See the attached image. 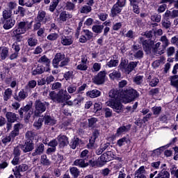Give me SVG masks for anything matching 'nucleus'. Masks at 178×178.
I'll use <instances>...</instances> for the list:
<instances>
[{
	"label": "nucleus",
	"mask_w": 178,
	"mask_h": 178,
	"mask_svg": "<svg viewBox=\"0 0 178 178\" xmlns=\"http://www.w3.org/2000/svg\"><path fill=\"white\" fill-rule=\"evenodd\" d=\"M74 166H79V168H87L88 163L86 162L84 159H76L74 161Z\"/></svg>",
	"instance_id": "2f4dec72"
},
{
	"label": "nucleus",
	"mask_w": 178,
	"mask_h": 178,
	"mask_svg": "<svg viewBox=\"0 0 178 178\" xmlns=\"http://www.w3.org/2000/svg\"><path fill=\"white\" fill-rule=\"evenodd\" d=\"M92 10V8L90 6H83L81 9V13H90Z\"/></svg>",
	"instance_id": "338daca9"
},
{
	"label": "nucleus",
	"mask_w": 178,
	"mask_h": 178,
	"mask_svg": "<svg viewBox=\"0 0 178 178\" xmlns=\"http://www.w3.org/2000/svg\"><path fill=\"white\" fill-rule=\"evenodd\" d=\"M15 136H14L10 133L9 135L3 136L1 139V143L4 145H9V144H12V143L15 141Z\"/></svg>",
	"instance_id": "4be33fe9"
},
{
	"label": "nucleus",
	"mask_w": 178,
	"mask_h": 178,
	"mask_svg": "<svg viewBox=\"0 0 178 178\" xmlns=\"http://www.w3.org/2000/svg\"><path fill=\"white\" fill-rule=\"evenodd\" d=\"M29 170V165L27 164H20L19 165H17L15 169H13V172L14 173V176L16 178H22V172H27Z\"/></svg>",
	"instance_id": "0eeeda50"
},
{
	"label": "nucleus",
	"mask_w": 178,
	"mask_h": 178,
	"mask_svg": "<svg viewBox=\"0 0 178 178\" xmlns=\"http://www.w3.org/2000/svg\"><path fill=\"white\" fill-rule=\"evenodd\" d=\"M83 34L85 37L88 39V41L92 39V37H94V33H92L90 30L88 29H84L83 30Z\"/></svg>",
	"instance_id": "6e6d98bb"
},
{
	"label": "nucleus",
	"mask_w": 178,
	"mask_h": 178,
	"mask_svg": "<svg viewBox=\"0 0 178 178\" xmlns=\"http://www.w3.org/2000/svg\"><path fill=\"white\" fill-rule=\"evenodd\" d=\"M31 28V24L29 22H21L18 24L17 28L13 29V35H20V34H24L26 30Z\"/></svg>",
	"instance_id": "39448f33"
},
{
	"label": "nucleus",
	"mask_w": 178,
	"mask_h": 178,
	"mask_svg": "<svg viewBox=\"0 0 178 178\" xmlns=\"http://www.w3.org/2000/svg\"><path fill=\"white\" fill-rule=\"evenodd\" d=\"M106 72L105 71H100L93 79L95 84H104L105 82V77Z\"/></svg>",
	"instance_id": "f8f14e48"
},
{
	"label": "nucleus",
	"mask_w": 178,
	"mask_h": 178,
	"mask_svg": "<svg viewBox=\"0 0 178 178\" xmlns=\"http://www.w3.org/2000/svg\"><path fill=\"white\" fill-rule=\"evenodd\" d=\"M152 22H155L156 23H159L162 19V16L161 15H158L156 13L153 14L150 17Z\"/></svg>",
	"instance_id": "864d4df0"
},
{
	"label": "nucleus",
	"mask_w": 178,
	"mask_h": 178,
	"mask_svg": "<svg viewBox=\"0 0 178 178\" xmlns=\"http://www.w3.org/2000/svg\"><path fill=\"white\" fill-rule=\"evenodd\" d=\"M99 159L100 161L103 163L109 162L110 161H112V159H113V153L111 151L105 152L101 155Z\"/></svg>",
	"instance_id": "a211bd4d"
},
{
	"label": "nucleus",
	"mask_w": 178,
	"mask_h": 178,
	"mask_svg": "<svg viewBox=\"0 0 178 178\" xmlns=\"http://www.w3.org/2000/svg\"><path fill=\"white\" fill-rule=\"evenodd\" d=\"M22 150L24 154L31 152L34 149V143L31 140H26L24 145H21Z\"/></svg>",
	"instance_id": "9b49d317"
},
{
	"label": "nucleus",
	"mask_w": 178,
	"mask_h": 178,
	"mask_svg": "<svg viewBox=\"0 0 178 178\" xmlns=\"http://www.w3.org/2000/svg\"><path fill=\"white\" fill-rule=\"evenodd\" d=\"M108 95L111 98H113L115 101H122L124 99V92L120 90L112 89L110 90Z\"/></svg>",
	"instance_id": "6e6552de"
},
{
	"label": "nucleus",
	"mask_w": 178,
	"mask_h": 178,
	"mask_svg": "<svg viewBox=\"0 0 178 178\" xmlns=\"http://www.w3.org/2000/svg\"><path fill=\"white\" fill-rule=\"evenodd\" d=\"M161 42H162V47L163 49H166L168 47H169L170 42L169 41V39H168V37L166 35H163L161 37L160 40Z\"/></svg>",
	"instance_id": "72a5a7b5"
},
{
	"label": "nucleus",
	"mask_w": 178,
	"mask_h": 178,
	"mask_svg": "<svg viewBox=\"0 0 178 178\" xmlns=\"http://www.w3.org/2000/svg\"><path fill=\"white\" fill-rule=\"evenodd\" d=\"M151 168L155 170L161 169V161H154L150 164Z\"/></svg>",
	"instance_id": "69168bd1"
},
{
	"label": "nucleus",
	"mask_w": 178,
	"mask_h": 178,
	"mask_svg": "<svg viewBox=\"0 0 178 178\" xmlns=\"http://www.w3.org/2000/svg\"><path fill=\"white\" fill-rule=\"evenodd\" d=\"M20 40H17L15 42H14L12 45V48L15 51V52L19 53L20 51Z\"/></svg>",
	"instance_id": "bf43d9fd"
},
{
	"label": "nucleus",
	"mask_w": 178,
	"mask_h": 178,
	"mask_svg": "<svg viewBox=\"0 0 178 178\" xmlns=\"http://www.w3.org/2000/svg\"><path fill=\"white\" fill-rule=\"evenodd\" d=\"M76 69L77 70H81V72H86V70L88 69V65H87V64L79 63V64L76 66Z\"/></svg>",
	"instance_id": "052dcab7"
},
{
	"label": "nucleus",
	"mask_w": 178,
	"mask_h": 178,
	"mask_svg": "<svg viewBox=\"0 0 178 178\" xmlns=\"http://www.w3.org/2000/svg\"><path fill=\"white\" fill-rule=\"evenodd\" d=\"M0 55L2 60H5V58H8V55H9V49L8 47H1Z\"/></svg>",
	"instance_id": "79ce46f5"
},
{
	"label": "nucleus",
	"mask_w": 178,
	"mask_h": 178,
	"mask_svg": "<svg viewBox=\"0 0 178 178\" xmlns=\"http://www.w3.org/2000/svg\"><path fill=\"white\" fill-rule=\"evenodd\" d=\"M43 122V118H39L37 121H35V122L33 123L34 127H35L37 130H40V129H41V127H42Z\"/></svg>",
	"instance_id": "3c124183"
},
{
	"label": "nucleus",
	"mask_w": 178,
	"mask_h": 178,
	"mask_svg": "<svg viewBox=\"0 0 178 178\" xmlns=\"http://www.w3.org/2000/svg\"><path fill=\"white\" fill-rule=\"evenodd\" d=\"M109 78L111 80H119L122 78V73L119 70H113L109 74Z\"/></svg>",
	"instance_id": "c85d7f7f"
},
{
	"label": "nucleus",
	"mask_w": 178,
	"mask_h": 178,
	"mask_svg": "<svg viewBox=\"0 0 178 178\" xmlns=\"http://www.w3.org/2000/svg\"><path fill=\"white\" fill-rule=\"evenodd\" d=\"M49 67H45L44 65H38L37 67L32 71L33 76L37 74H42L44 72H49Z\"/></svg>",
	"instance_id": "412c9836"
},
{
	"label": "nucleus",
	"mask_w": 178,
	"mask_h": 178,
	"mask_svg": "<svg viewBox=\"0 0 178 178\" xmlns=\"http://www.w3.org/2000/svg\"><path fill=\"white\" fill-rule=\"evenodd\" d=\"M134 56L136 59H142L144 57V51L143 50H138L134 52Z\"/></svg>",
	"instance_id": "680f3d73"
},
{
	"label": "nucleus",
	"mask_w": 178,
	"mask_h": 178,
	"mask_svg": "<svg viewBox=\"0 0 178 178\" xmlns=\"http://www.w3.org/2000/svg\"><path fill=\"white\" fill-rule=\"evenodd\" d=\"M29 47H35L38 44V40L35 38H29L27 40Z\"/></svg>",
	"instance_id": "de8ad7c7"
},
{
	"label": "nucleus",
	"mask_w": 178,
	"mask_h": 178,
	"mask_svg": "<svg viewBox=\"0 0 178 178\" xmlns=\"http://www.w3.org/2000/svg\"><path fill=\"white\" fill-rule=\"evenodd\" d=\"M29 97V90L27 89H22L21 90L19 93L18 96L15 97V99L20 102V101H24Z\"/></svg>",
	"instance_id": "aec40b11"
},
{
	"label": "nucleus",
	"mask_w": 178,
	"mask_h": 178,
	"mask_svg": "<svg viewBox=\"0 0 178 178\" xmlns=\"http://www.w3.org/2000/svg\"><path fill=\"white\" fill-rule=\"evenodd\" d=\"M107 106H110L117 113H120L123 111V105L119 100H108L106 102Z\"/></svg>",
	"instance_id": "423d86ee"
},
{
	"label": "nucleus",
	"mask_w": 178,
	"mask_h": 178,
	"mask_svg": "<svg viewBox=\"0 0 178 178\" xmlns=\"http://www.w3.org/2000/svg\"><path fill=\"white\" fill-rule=\"evenodd\" d=\"M35 106V111L34 115L35 116H41L45 111H47V108L49 106V104L47 102H42L40 99H38L34 103Z\"/></svg>",
	"instance_id": "7ed1b4c3"
},
{
	"label": "nucleus",
	"mask_w": 178,
	"mask_h": 178,
	"mask_svg": "<svg viewBox=\"0 0 178 178\" xmlns=\"http://www.w3.org/2000/svg\"><path fill=\"white\" fill-rule=\"evenodd\" d=\"M125 37H127V38H129V40H134V38H136V33L132 30H129L125 34Z\"/></svg>",
	"instance_id": "0e129e2a"
},
{
	"label": "nucleus",
	"mask_w": 178,
	"mask_h": 178,
	"mask_svg": "<svg viewBox=\"0 0 178 178\" xmlns=\"http://www.w3.org/2000/svg\"><path fill=\"white\" fill-rule=\"evenodd\" d=\"M79 144H80V139L79 138H74L72 139L70 143V147H71L72 149H76V148L79 147Z\"/></svg>",
	"instance_id": "c9c22d12"
},
{
	"label": "nucleus",
	"mask_w": 178,
	"mask_h": 178,
	"mask_svg": "<svg viewBox=\"0 0 178 178\" xmlns=\"http://www.w3.org/2000/svg\"><path fill=\"white\" fill-rule=\"evenodd\" d=\"M153 52L154 55H163V54H165V49H163L161 42H158L153 46Z\"/></svg>",
	"instance_id": "f3484780"
},
{
	"label": "nucleus",
	"mask_w": 178,
	"mask_h": 178,
	"mask_svg": "<svg viewBox=\"0 0 178 178\" xmlns=\"http://www.w3.org/2000/svg\"><path fill=\"white\" fill-rule=\"evenodd\" d=\"M67 91L69 94H74L77 92V86L74 84H71L67 88Z\"/></svg>",
	"instance_id": "8fccbe9b"
},
{
	"label": "nucleus",
	"mask_w": 178,
	"mask_h": 178,
	"mask_svg": "<svg viewBox=\"0 0 178 178\" xmlns=\"http://www.w3.org/2000/svg\"><path fill=\"white\" fill-rule=\"evenodd\" d=\"M49 97L51 101H54V102L60 104V102L63 103L70 99L72 96L67 93L66 90L61 89L58 93L55 92V91L50 92Z\"/></svg>",
	"instance_id": "f257e3e1"
},
{
	"label": "nucleus",
	"mask_w": 178,
	"mask_h": 178,
	"mask_svg": "<svg viewBox=\"0 0 178 178\" xmlns=\"http://www.w3.org/2000/svg\"><path fill=\"white\" fill-rule=\"evenodd\" d=\"M45 150V146L42 143H39L37 145L34 152L32 153L33 156H37V155H41V154H44V151Z\"/></svg>",
	"instance_id": "5701e85b"
},
{
	"label": "nucleus",
	"mask_w": 178,
	"mask_h": 178,
	"mask_svg": "<svg viewBox=\"0 0 178 178\" xmlns=\"http://www.w3.org/2000/svg\"><path fill=\"white\" fill-rule=\"evenodd\" d=\"M60 0H54L53 2L51 3V5L49 6V11L50 12H54L55 9H56V6L59 5V2Z\"/></svg>",
	"instance_id": "5fc2aeb1"
},
{
	"label": "nucleus",
	"mask_w": 178,
	"mask_h": 178,
	"mask_svg": "<svg viewBox=\"0 0 178 178\" xmlns=\"http://www.w3.org/2000/svg\"><path fill=\"white\" fill-rule=\"evenodd\" d=\"M22 145H18L17 147L14 148L13 154L15 156H19L22 154Z\"/></svg>",
	"instance_id": "e2e57ef3"
},
{
	"label": "nucleus",
	"mask_w": 178,
	"mask_h": 178,
	"mask_svg": "<svg viewBox=\"0 0 178 178\" xmlns=\"http://www.w3.org/2000/svg\"><path fill=\"white\" fill-rule=\"evenodd\" d=\"M87 97H90V98H97L101 95V92L97 89L88 91L86 92Z\"/></svg>",
	"instance_id": "7c9ffc66"
},
{
	"label": "nucleus",
	"mask_w": 178,
	"mask_h": 178,
	"mask_svg": "<svg viewBox=\"0 0 178 178\" xmlns=\"http://www.w3.org/2000/svg\"><path fill=\"white\" fill-rule=\"evenodd\" d=\"M37 22L42 23V24H45L48 22V17L47 16V13L44 10H39L36 17Z\"/></svg>",
	"instance_id": "ddd939ff"
},
{
	"label": "nucleus",
	"mask_w": 178,
	"mask_h": 178,
	"mask_svg": "<svg viewBox=\"0 0 178 178\" xmlns=\"http://www.w3.org/2000/svg\"><path fill=\"white\" fill-rule=\"evenodd\" d=\"M178 75H174L172 76L171 79V84L174 86V87H176V88H178Z\"/></svg>",
	"instance_id": "774afa93"
},
{
	"label": "nucleus",
	"mask_w": 178,
	"mask_h": 178,
	"mask_svg": "<svg viewBox=\"0 0 178 178\" xmlns=\"http://www.w3.org/2000/svg\"><path fill=\"white\" fill-rule=\"evenodd\" d=\"M106 65L108 67H116L119 65V60L111 59Z\"/></svg>",
	"instance_id": "603ef678"
},
{
	"label": "nucleus",
	"mask_w": 178,
	"mask_h": 178,
	"mask_svg": "<svg viewBox=\"0 0 178 178\" xmlns=\"http://www.w3.org/2000/svg\"><path fill=\"white\" fill-rule=\"evenodd\" d=\"M6 119L9 123H15L19 119L17 115L15 113L7 112L6 114Z\"/></svg>",
	"instance_id": "bb28decb"
},
{
	"label": "nucleus",
	"mask_w": 178,
	"mask_h": 178,
	"mask_svg": "<svg viewBox=\"0 0 178 178\" xmlns=\"http://www.w3.org/2000/svg\"><path fill=\"white\" fill-rule=\"evenodd\" d=\"M129 143H130V139L126 136H124L117 141V145H118V147H123V145L125 144H129Z\"/></svg>",
	"instance_id": "4c0bfd02"
},
{
	"label": "nucleus",
	"mask_w": 178,
	"mask_h": 178,
	"mask_svg": "<svg viewBox=\"0 0 178 178\" xmlns=\"http://www.w3.org/2000/svg\"><path fill=\"white\" fill-rule=\"evenodd\" d=\"M13 90L10 88H7L5 91H4V94H3V100L4 101H9V99H10L11 97H12V94H13Z\"/></svg>",
	"instance_id": "58836bf2"
},
{
	"label": "nucleus",
	"mask_w": 178,
	"mask_h": 178,
	"mask_svg": "<svg viewBox=\"0 0 178 178\" xmlns=\"http://www.w3.org/2000/svg\"><path fill=\"white\" fill-rule=\"evenodd\" d=\"M123 10V7L122 6H119V4L115 3L113 5L111 10V17H115L118 16L119 13H120Z\"/></svg>",
	"instance_id": "6ab92c4d"
},
{
	"label": "nucleus",
	"mask_w": 178,
	"mask_h": 178,
	"mask_svg": "<svg viewBox=\"0 0 178 178\" xmlns=\"http://www.w3.org/2000/svg\"><path fill=\"white\" fill-rule=\"evenodd\" d=\"M36 86H37V81L31 80L29 81L28 84L25 86V88L29 91V90L30 89L35 88Z\"/></svg>",
	"instance_id": "09e8293b"
},
{
	"label": "nucleus",
	"mask_w": 178,
	"mask_h": 178,
	"mask_svg": "<svg viewBox=\"0 0 178 178\" xmlns=\"http://www.w3.org/2000/svg\"><path fill=\"white\" fill-rule=\"evenodd\" d=\"M42 119L44 120V124H47V126H54V124H56L55 118L50 115L45 114Z\"/></svg>",
	"instance_id": "a878e982"
},
{
	"label": "nucleus",
	"mask_w": 178,
	"mask_h": 178,
	"mask_svg": "<svg viewBox=\"0 0 178 178\" xmlns=\"http://www.w3.org/2000/svg\"><path fill=\"white\" fill-rule=\"evenodd\" d=\"M20 129H22V124H16L14 125V129L10 132V134L13 135L14 137H17V136H19Z\"/></svg>",
	"instance_id": "ea45409f"
},
{
	"label": "nucleus",
	"mask_w": 178,
	"mask_h": 178,
	"mask_svg": "<svg viewBox=\"0 0 178 178\" xmlns=\"http://www.w3.org/2000/svg\"><path fill=\"white\" fill-rule=\"evenodd\" d=\"M56 140L58 141L59 147L63 148L69 145V138L65 135H59Z\"/></svg>",
	"instance_id": "2eb2a0df"
},
{
	"label": "nucleus",
	"mask_w": 178,
	"mask_h": 178,
	"mask_svg": "<svg viewBox=\"0 0 178 178\" xmlns=\"http://www.w3.org/2000/svg\"><path fill=\"white\" fill-rule=\"evenodd\" d=\"M40 163L43 165V166H49L51 165V161L48 159L45 154L41 156Z\"/></svg>",
	"instance_id": "a19ab883"
},
{
	"label": "nucleus",
	"mask_w": 178,
	"mask_h": 178,
	"mask_svg": "<svg viewBox=\"0 0 178 178\" xmlns=\"http://www.w3.org/2000/svg\"><path fill=\"white\" fill-rule=\"evenodd\" d=\"M135 178H147V176H145V167L144 165L140 166L135 172Z\"/></svg>",
	"instance_id": "393cba45"
},
{
	"label": "nucleus",
	"mask_w": 178,
	"mask_h": 178,
	"mask_svg": "<svg viewBox=\"0 0 178 178\" xmlns=\"http://www.w3.org/2000/svg\"><path fill=\"white\" fill-rule=\"evenodd\" d=\"M30 109H31V106L29 104H26L25 106L22 107L18 111L20 118H24V116H25L26 120L30 119L33 113L32 112H30Z\"/></svg>",
	"instance_id": "1a4fd4ad"
},
{
	"label": "nucleus",
	"mask_w": 178,
	"mask_h": 178,
	"mask_svg": "<svg viewBox=\"0 0 178 178\" xmlns=\"http://www.w3.org/2000/svg\"><path fill=\"white\" fill-rule=\"evenodd\" d=\"M130 129H131V125L128 124L126 126H122L120 127H119L117 129V132L115 134L116 137H119V136H122V134H123V133H127V131H129V130H130Z\"/></svg>",
	"instance_id": "b1692460"
},
{
	"label": "nucleus",
	"mask_w": 178,
	"mask_h": 178,
	"mask_svg": "<svg viewBox=\"0 0 178 178\" xmlns=\"http://www.w3.org/2000/svg\"><path fill=\"white\" fill-rule=\"evenodd\" d=\"M59 19L60 22H66L68 19H72V15L66 11H63L60 14Z\"/></svg>",
	"instance_id": "f704fd0d"
},
{
	"label": "nucleus",
	"mask_w": 178,
	"mask_h": 178,
	"mask_svg": "<svg viewBox=\"0 0 178 178\" xmlns=\"http://www.w3.org/2000/svg\"><path fill=\"white\" fill-rule=\"evenodd\" d=\"M70 172L73 177V178H77L80 175V170L76 167H72L70 168Z\"/></svg>",
	"instance_id": "c03bdc74"
},
{
	"label": "nucleus",
	"mask_w": 178,
	"mask_h": 178,
	"mask_svg": "<svg viewBox=\"0 0 178 178\" xmlns=\"http://www.w3.org/2000/svg\"><path fill=\"white\" fill-rule=\"evenodd\" d=\"M60 44L63 47H69V45H72V44H73V42H74V39L72 35H62L60 37Z\"/></svg>",
	"instance_id": "9d476101"
},
{
	"label": "nucleus",
	"mask_w": 178,
	"mask_h": 178,
	"mask_svg": "<svg viewBox=\"0 0 178 178\" xmlns=\"http://www.w3.org/2000/svg\"><path fill=\"white\" fill-rule=\"evenodd\" d=\"M48 146L51 147L47 149V154L49 155L52 154V152H55L56 151V147H58V139H53L49 143Z\"/></svg>",
	"instance_id": "dca6fc26"
},
{
	"label": "nucleus",
	"mask_w": 178,
	"mask_h": 178,
	"mask_svg": "<svg viewBox=\"0 0 178 178\" xmlns=\"http://www.w3.org/2000/svg\"><path fill=\"white\" fill-rule=\"evenodd\" d=\"M161 3H169V5H174L175 9H178V0H161Z\"/></svg>",
	"instance_id": "a18cd8bd"
},
{
	"label": "nucleus",
	"mask_w": 178,
	"mask_h": 178,
	"mask_svg": "<svg viewBox=\"0 0 178 178\" xmlns=\"http://www.w3.org/2000/svg\"><path fill=\"white\" fill-rule=\"evenodd\" d=\"M15 23L16 21L14 19L10 18L8 19H6L3 24V29L5 30H10V29H12V27L15 26Z\"/></svg>",
	"instance_id": "cd10ccee"
},
{
	"label": "nucleus",
	"mask_w": 178,
	"mask_h": 178,
	"mask_svg": "<svg viewBox=\"0 0 178 178\" xmlns=\"http://www.w3.org/2000/svg\"><path fill=\"white\" fill-rule=\"evenodd\" d=\"M25 137L26 138H27V140H31V141H33L34 138H37V133L31 131H28L26 133Z\"/></svg>",
	"instance_id": "37998d69"
},
{
	"label": "nucleus",
	"mask_w": 178,
	"mask_h": 178,
	"mask_svg": "<svg viewBox=\"0 0 178 178\" xmlns=\"http://www.w3.org/2000/svg\"><path fill=\"white\" fill-rule=\"evenodd\" d=\"M138 97H140V93L137 90L133 88L127 90L124 92L123 102L124 104H129V102H132V101H134Z\"/></svg>",
	"instance_id": "20e7f679"
},
{
	"label": "nucleus",
	"mask_w": 178,
	"mask_h": 178,
	"mask_svg": "<svg viewBox=\"0 0 178 178\" xmlns=\"http://www.w3.org/2000/svg\"><path fill=\"white\" fill-rule=\"evenodd\" d=\"M104 30V25H93L92 27V31L93 33H95V34H101L102 33V31Z\"/></svg>",
	"instance_id": "e433bc0d"
},
{
	"label": "nucleus",
	"mask_w": 178,
	"mask_h": 178,
	"mask_svg": "<svg viewBox=\"0 0 178 178\" xmlns=\"http://www.w3.org/2000/svg\"><path fill=\"white\" fill-rule=\"evenodd\" d=\"M143 49L145 52H151L152 48V42L149 40H145L143 42Z\"/></svg>",
	"instance_id": "473e14b6"
},
{
	"label": "nucleus",
	"mask_w": 178,
	"mask_h": 178,
	"mask_svg": "<svg viewBox=\"0 0 178 178\" xmlns=\"http://www.w3.org/2000/svg\"><path fill=\"white\" fill-rule=\"evenodd\" d=\"M59 38V34L58 33H50L47 36V39L49 41H56Z\"/></svg>",
	"instance_id": "13d9d810"
},
{
	"label": "nucleus",
	"mask_w": 178,
	"mask_h": 178,
	"mask_svg": "<svg viewBox=\"0 0 178 178\" xmlns=\"http://www.w3.org/2000/svg\"><path fill=\"white\" fill-rule=\"evenodd\" d=\"M161 24L163 27H164V29H170V26H172V23L168 19H163L161 22Z\"/></svg>",
	"instance_id": "4d7b16f0"
},
{
	"label": "nucleus",
	"mask_w": 178,
	"mask_h": 178,
	"mask_svg": "<svg viewBox=\"0 0 178 178\" xmlns=\"http://www.w3.org/2000/svg\"><path fill=\"white\" fill-rule=\"evenodd\" d=\"M38 63H42V65H45L47 67H49V65H51V60L47 57V56L44 55L41 56L38 60Z\"/></svg>",
	"instance_id": "c756f323"
},
{
	"label": "nucleus",
	"mask_w": 178,
	"mask_h": 178,
	"mask_svg": "<svg viewBox=\"0 0 178 178\" xmlns=\"http://www.w3.org/2000/svg\"><path fill=\"white\" fill-rule=\"evenodd\" d=\"M144 81V76L142 75H136L134 78V83H136L137 86H141L143 82Z\"/></svg>",
	"instance_id": "49530a36"
},
{
	"label": "nucleus",
	"mask_w": 178,
	"mask_h": 178,
	"mask_svg": "<svg viewBox=\"0 0 178 178\" xmlns=\"http://www.w3.org/2000/svg\"><path fill=\"white\" fill-rule=\"evenodd\" d=\"M138 65V61H131L127 65L123 67L125 74H130Z\"/></svg>",
	"instance_id": "4468645a"
},
{
	"label": "nucleus",
	"mask_w": 178,
	"mask_h": 178,
	"mask_svg": "<svg viewBox=\"0 0 178 178\" xmlns=\"http://www.w3.org/2000/svg\"><path fill=\"white\" fill-rule=\"evenodd\" d=\"M53 66L55 69L58 67H63V66H67L69 64V59L66 58L65 54L60 53H57L53 59Z\"/></svg>",
	"instance_id": "f03ea898"
}]
</instances>
